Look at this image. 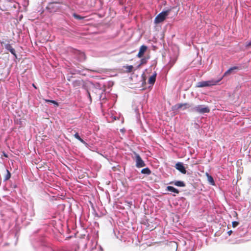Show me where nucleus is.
I'll use <instances>...</instances> for the list:
<instances>
[{
	"mask_svg": "<svg viewBox=\"0 0 251 251\" xmlns=\"http://www.w3.org/2000/svg\"><path fill=\"white\" fill-rule=\"evenodd\" d=\"M189 111L203 114L204 113H209L210 112V109L207 106H205L204 105H198L192 107L191 109H189Z\"/></svg>",
	"mask_w": 251,
	"mask_h": 251,
	"instance_id": "nucleus-1",
	"label": "nucleus"
},
{
	"mask_svg": "<svg viewBox=\"0 0 251 251\" xmlns=\"http://www.w3.org/2000/svg\"><path fill=\"white\" fill-rule=\"evenodd\" d=\"M220 80H216L214 79H211L207 81H200L197 83V87H210L212 86H214L216 85L219 82Z\"/></svg>",
	"mask_w": 251,
	"mask_h": 251,
	"instance_id": "nucleus-2",
	"label": "nucleus"
},
{
	"mask_svg": "<svg viewBox=\"0 0 251 251\" xmlns=\"http://www.w3.org/2000/svg\"><path fill=\"white\" fill-rule=\"evenodd\" d=\"M171 9H168L163 11L160 13L155 18L154 23L155 24H159L164 21L167 16L170 13Z\"/></svg>",
	"mask_w": 251,
	"mask_h": 251,
	"instance_id": "nucleus-3",
	"label": "nucleus"
},
{
	"mask_svg": "<svg viewBox=\"0 0 251 251\" xmlns=\"http://www.w3.org/2000/svg\"><path fill=\"white\" fill-rule=\"evenodd\" d=\"M134 157H133L134 160L136 162V167L137 168H142L146 166V164L142 160L140 155L137 153L134 152Z\"/></svg>",
	"mask_w": 251,
	"mask_h": 251,
	"instance_id": "nucleus-4",
	"label": "nucleus"
},
{
	"mask_svg": "<svg viewBox=\"0 0 251 251\" xmlns=\"http://www.w3.org/2000/svg\"><path fill=\"white\" fill-rule=\"evenodd\" d=\"M58 4L57 2H50L47 6V9L50 12H54L58 10L59 8V6L57 5Z\"/></svg>",
	"mask_w": 251,
	"mask_h": 251,
	"instance_id": "nucleus-5",
	"label": "nucleus"
},
{
	"mask_svg": "<svg viewBox=\"0 0 251 251\" xmlns=\"http://www.w3.org/2000/svg\"><path fill=\"white\" fill-rule=\"evenodd\" d=\"M75 57L79 61H83L85 60L86 57L84 52L80 51L78 50H75L74 51Z\"/></svg>",
	"mask_w": 251,
	"mask_h": 251,
	"instance_id": "nucleus-6",
	"label": "nucleus"
},
{
	"mask_svg": "<svg viewBox=\"0 0 251 251\" xmlns=\"http://www.w3.org/2000/svg\"><path fill=\"white\" fill-rule=\"evenodd\" d=\"M175 168L182 174H185L186 173L185 168L183 166V163L181 162H177L176 163Z\"/></svg>",
	"mask_w": 251,
	"mask_h": 251,
	"instance_id": "nucleus-7",
	"label": "nucleus"
},
{
	"mask_svg": "<svg viewBox=\"0 0 251 251\" xmlns=\"http://www.w3.org/2000/svg\"><path fill=\"white\" fill-rule=\"evenodd\" d=\"M4 48L5 49L10 51L11 52V54H12L16 58H17V54L16 53V51L14 50V49H13L11 45L9 44H6L4 45Z\"/></svg>",
	"mask_w": 251,
	"mask_h": 251,
	"instance_id": "nucleus-8",
	"label": "nucleus"
},
{
	"mask_svg": "<svg viewBox=\"0 0 251 251\" xmlns=\"http://www.w3.org/2000/svg\"><path fill=\"white\" fill-rule=\"evenodd\" d=\"M147 46L145 45H142L140 47L139 49V51L137 55V56L139 58H141L143 57L144 53L146 52V51L147 50Z\"/></svg>",
	"mask_w": 251,
	"mask_h": 251,
	"instance_id": "nucleus-9",
	"label": "nucleus"
},
{
	"mask_svg": "<svg viewBox=\"0 0 251 251\" xmlns=\"http://www.w3.org/2000/svg\"><path fill=\"white\" fill-rule=\"evenodd\" d=\"M194 106L192 104H189L187 103H180L177 105V108L179 109L183 107V109H186L187 108L191 109L192 107Z\"/></svg>",
	"mask_w": 251,
	"mask_h": 251,
	"instance_id": "nucleus-10",
	"label": "nucleus"
},
{
	"mask_svg": "<svg viewBox=\"0 0 251 251\" xmlns=\"http://www.w3.org/2000/svg\"><path fill=\"white\" fill-rule=\"evenodd\" d=\"M170 184H174L176 186L178 187H185V183L182 181H171L169 183Z\"/></svg>",
	"mask_w": 251,
	"mask_h": 251,
	"instance_id": "nucleus-11",
	"label": "nucleus"
},
{
	"mask_svg": "<svg viewBox=\"0 0 251 251\" xmlns=\"http://www.w3.org/2000/svg\"><path fill=\"white\" fill-rule=\"evenodd\" d=\"M156 77V74L155 73L153 75H152L148 81V82L150 84L152 85L155 82Z\"/></svg>",
	"mask_w": 251,
	"mask_h": 251,
	"instance_id": "nucleus-12",
	"label": "nucleus"
},
{
	"mask_svg": "<svg viewBox=\"0 0 251 251\" xmlns=\"http://www.w3.org/2000/svg\"><path fill=\"white\" fill-rule=\"evenodd\" d=\"M166 190L169 191H170V192H174V193H176V194H178L179 191L178 189L174 188V187L173 186H168L167 187V188H166Z\"/></svg>",
	"mask_w": 251,
	"mask_h": 251,
	"instance_id": "nucleus-13",
	"label": "nucleus"
},
{
	"mask_svg": "<svg viewBox=\"0 0 251 251\" xmlns=\"http://www.w3.org/2000/svg\"><path fill=\"white\" fill-rule=\"evenodd\" d=\"M238 69V67H236V66H234V67L229 68L227 71H226L225 72V73L224 74V76L231 74L233 71H234L235 70H237Z\"/></svg>",
	"mask_w": 251,
	"mask_h": 251,
	"instance_id": "nucleus-14",
	"label": "nucleus"
},
{
	"mask_svg": "<svg viewBox=\"0 0 251 251\" xmlns=\"http://www.w3.org/2000/svg\"><path fill=\"white\" fill-rule=\"evenodd\" d=\"M141 173L143 174L149 175L151 174V171L149 168H145L141 170Z\"/></svg>",
	"mask_w": 251,
	"mask_h": 251,
	"instance_id": "nucleus-15",
	"label": "nucleus"
},
{
	"mask_svg": "<svg viewBox=\"0 0 251 251\" xmlns=\"http://www.w3.org/2000/svg\"><path fill=\"white\" fill-rule=\"evenodd\" d=\"M74 137L78 140L80 142L83 143L84 145H87V144L80 137L78 133H76L74 135Z\"/></svg>",
	"mask_w": 251,
	"mask_h": 251,
	"instance_id": "nucleus-16",
	"label": "nucleus"
},
{
	"mask_svg": "<svg viewBox=\"0 0 251 251\" xmlns=\"http://www.w3.org/2000/svg\"><path fill=\"white\" fill-rule=\"evenodd\" d=\"M206 176H207V179L209 182L212 185H214V180L212 176L209 175L208 173H206Z\"/></svg>",
	"mask_w": 251,
	"mask_h": 251,
	"instance_id": "nucleus-17",
	"label": "nucleus"
},
{
	"mask_svg": "<svg viewBox=\"0 0 251 251\" xmlns=\"http://www.w3.org/2000/svg\"><path fill=\"white\" fill-rule=\"evenodd\" d=\"M81 85V81L79 80H76L73 81V85L74 87H78Z\"/></svg>",
	"mask_w": 251,
	"mask_h": 251,
	"instance_id": "nucleus-18",
	"label": "nucleus"
},
{
	"mask_svg": "<svg viewBox=\"0 0 251 251\" xmlns=\"http://www.w3.org/2000/svg\"><path fill=\"white\" fill-rule=\"evenodd\" d=\"M124 68L126 69V71L127 73H130L133 69V66L132 65H127L124 66Z\"/></svg>",
	"mask_w": 251,
	"mask_h": 251,
	"instance_id": "nucleus-19",
	"label": "nucleus"
},
{
	"mask_svg": "<svg viewBox=\"0 0 251 251\" xmlns=\"http://www.w3.org/2000/svg\"><path fill=\"white\" fill-rule=\"evenodd\" d=\"M7 174L5 175L4 179V181L8 180L11 177V173L10 172L6 170Z\"/></svg>",
	"mask_w": 251,
	"mask_h": 251,
	"instance_id": "nucleus-20",
	"label": "nucleus"
},
{
	"mask_svg": "<svg viewBox=\"0 0 251 251\" xmlns=\"http://www.w3.org/2000/svg\"><path fill=\"white\" fill-rule=\"evenodd\" d=\"M148 58H142L141 60L140 64L138 65V67H139L141 65L146 64L147 62V60Z\"/></svg>",
	"mask_w": 251,
	"mask_h": 251,
	"instance_id": "nucleus-21",
	"label": "nucleus"
},
{
	"mask_svg": "<svg viewBox=\"0 0 251 251\" xmlns=\"http://www.w3.org/2000/svg\"><path fill=\"white\" fill-rule=\"evenodd\" d=\"M73 15V17L75 19L79 20H82V19H84L83 17H82V16H80V15H78L76 14V13H74Z\"/></svg>",
	"mask_w": 251,
	"mask_h": 251,
	"instance_id": "nucleus-22",
	"label": "nucleus"
},
{
	"mask_svg": "<svg viewBox=\"0 0 251 251\" xmlns=\"http://www.w3.org/2000/svg\"><path fill=\"white\" fill-rule=\"evenodd\" d=\"M45 100L47 102H51V103H52L56 105H58L57 102L54 100Z\"/></svg>",
	"mask_w": 251,
	"mask_h": 251,
	"instance_id": "nucleus-23",
	"label": "nucleus"
},
{
	"mask_svg": "<svg viewBox=\"0 0 251 251\" xmlns=\"http://www.w3.org/2000/svg\"><path fill=\"white\" fill-rule=\"evenodd\" d=\"M239 225V222L236 221H234L232 222V226L233 227H236Z\"/></svg>",
	"mask_w": 251,
	"mask_h": 251,
	"instance_id": "nucleus-24",
	"label": "nucleus"
},
{
	"mask_svg": "<svg viewBox=\"0 0 251 251\" xmlns=\"http://www.w3.org/2000/svg\"><path fill=\"white\" fill-rule=\"evenodd\" d=\"M11 187H12V188H17V185H16V184H11Z\"/></svg>",
	"mask_w": 251,
	"mask_h": 251,
	"instance_id": "nucleus-25",
	"label": "nucleus"
},
{
	"mask_svg": "<svg viewBox=\"0 0 251 251\" xmlns=\"http://www.w3.org/2000/svg\"><path fill=\"white\" fill-rule=\"evenodd\" d=\"M87 93H88V97L90 99V101H91V96H90V94L89 92H87Z\"/></svg>",
	"mask_w": 251,
	"mask_h": 251,
	"instance_id": "nucleus-26",
	"label": "nucleus"
},
{
	"mask_svg": "<svg viewBox=\"0 0 251 251\" xmlns=\"http://www.w3.org/2000/svg\"><path fill=\"white\" fill-rule=\"evenodd\" d=\"M0 44L2 46L3 45H5V44L4 43V41H0Z\"/></svg>",
	"mask_w": 251,
	"mask_h": 251,
	"instance_id": "nucleus-27",
	"label": "nucleus"
},
{
	"mask_svg": "<svg viewBox=\"0 0 251 251\" xmlns=\"http://www.w3.org/2000/svg\"><path fill=\"white\" fill-rule=\"evenodd\" d=\"M232 232V230H229V231H228L227 232V233H228V234L229 235H230L231 234Z\"/></svg>",
	"mask_w": 251,
	"mask_h": 251,
	"instance_id": "nucleus-28",
	"label": "nucleus"
},
{
	"mask_svg": "<svg viewBox=\"0 0 251 251\" xmlns=\"http://www.w3.org/2000/svg\"><path fill=\"white\" fill-rule=\"evenodd\" d=\"M47 251H53L52 250V249H50V248H48V249H47Z\"/></svg>",
	"mask_w": 251,
	"mask_h": 251,
	"instance_id": "nucleus-29",
	"label": "nucleus"
},
{
	"mask_svg": "<svg viewBox=\"0 0 251 251\" xmlns=\"http://www.w3.org/2000/svg\"><path fill=\"white\" fill-rule=\"evenodd\" d=\"M247 46H251V41L248 43V44L247 45Z\"/></svg>",
	"mask_w": 251,
	"mask_h": 251,
	"instance_id": "nucleus-30",
	"label": "nucleus"
}]
</instances>
